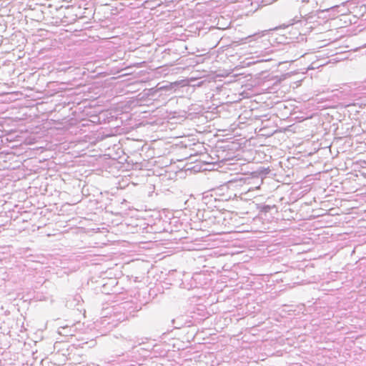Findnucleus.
<instances>
[{"label":"nucleus","instance_id":"obj_1","mask_svg":"<svg viewBox=\"0 0 366 366\" xmlns=\"http://www.w3.org/2000/svg\"><path fill=\"white\" fill-rule=\"evenodd\" d=\"M172 325L175 329H180L185 326L189 327L192 325L191 320H188L184 316L181 315L172 320Z\"/></svg>","mask_w":366,"mask_h":366},{"label":"nucleus","instance_id":"obj_2","mask_svg":"<svg viewBox=\"0 0 366 366\" xmlns=\"http://www.w3.org/2000/svg\"><path fill=\"white\" fill-rule=\"evenodd\" d=\"M120 344L124 350H132L136 347V342L132 339L127 340L126 338H123L120 340Z\"/></svg>","mask_w":366,"mask_h":366},{"label":"nucleus","instance_id":"obj_3","mask_svg":"<svg viewBox=\"0 0 366 366\" xmlns=\"http://www.w3.org/2000/svg\"><path fill=\"white\" fill-rule=\"evenodd\" d=\"M262 3L264 4V5H266V4H268L270 3L269 1H267V0H262Z\"/></svg>","mask_w":366,"mask_h":366},{"label":"nucleus","instance_id":"obj_4","mask_svg":"<svg viewBox=\"0 0 366 366\" xmlns=\"http://www.w3.org/2000/svg\"><path fill=\"white\" fill-rule=\"evenodd\" d=\"M254 1H255L256 2H258V1H259V0H254Z\"/></svg>","mask_w":366,"mask_h":366}]
</instances>
